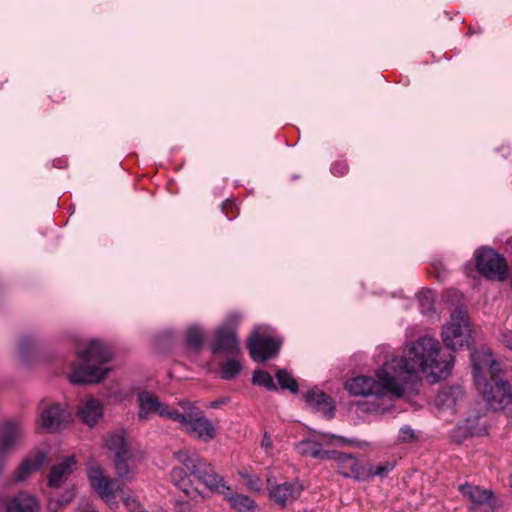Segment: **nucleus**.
Masks as SVG:
<instances>
[{
  "mask_svg": "<svg viewBox=\"0 0 512 512\" xmlns=\"http://www.w3.org/2000/svg\"><path fill=\"white\" fill-rule=\"evenodd\" d=\"M171 480L176 487L182 490L186 495L191 496L193 491L189 489L190 479L186 472L181 468H173L171 471Z\"/></svg>",
  "mask_w": 512,
  "mask_h": 512,
  "instance_id": "obj_30",
  "label": "nucleus"
},
{
  "mask_svg": "<svg viewBox=\"0 0 512 512\" xmlns=\"http://www.w3.org/2000/svg\"><path fill=\"white\" fill-rule=\"evenodd\" d=\"M394 369V375L403 393L418 373H423L432 382L446 378L453 366V355L442 351L437 340L422 337L410 343L403 355L387 360Z\"/></svg>",
  "mask_w": 512,
  "mask_h": 512,
  "instance_id": "obj_1",
  "label": "nucleus"
},
{
  "mask_svg": "<svg viewBox=\"0 0 512 512\" xmlns=\"http://www.w3.org/2000/svg\"><path fill=\"white\" fill-rule=\"evenodd\" d=\"M474 381L478 391L493 409H501L512 400V392L507 382L498 373L499 364L489 351L472 355Z\"/></svg>",
  "mask_w": 512,
  "mask_h": 512,
  "instance_id": "obj_2",
  "label": "nucleus"
},
{
  "mask_svg": "<svg viewBox=\"0 0 512 512\" xmlns=\"http://www.w3.org/2000/svg\"><path fill=\"white\" fill-rule=\"evenodd\" d=\"M478 271L486 278L502 281L507 275L504 258L489 248H481L475 254Z\"/></svg>",
  "mask_w": 512,
  "mask_h": 512,
  "instance_id": "obj_11",
  "label": "nucleus"
},
{
  "mask_svg": "<svg viewBox=\"0 0 512 512\" xmlns=\"http://www.w3.org/2000/svg\"><path fill=\"white\" fill-rule=\"evenodd\" d=\"M465 435H482L487 432V421L480 414H473L467 417L460 426Z\"/></svg>",
  "mask_w": 512,
  "mask_h": 512,
  "instance_id": "obj_28",
  "label": "nucleus"
},
{
  "mask_svg": "<svg viewBox=\"0 0 512 512\" xmlns=\"http://www.w3.org/2000/svg\"><path fill=\"white\" fill-rule=\"evenodd\" d=\"M47 461L44 451H36L23 459L14 473L17 482L25 481L30 475L37 472Z\"/></svg>",
  "mask_w": 512,
  "mask_h": 512,
  "instance_id": "obj_17",
  "label": "nucleus"
},
{
  "mask_svg": "<svg viewBox=\"0 0 512 512\" xmlns=\"http://www.w3.org/2000/svg\"><path fill=\"white\" fill-rule=\"evenodd\" d=\"M180 407L179 416L174 418V422L180 424L181 429L204 442L212 440L216 433L211 421L207 419L194 404L187 400L178 402Z\"/></svg>",
  "mask_w": 512,
  "mask_h": 512,
  "instance_id": "obj_5",
  "label": "nucleus"
},
{
  "mask_svg": "<svg viewBox=\"0 0 512 512\" xmlns=\"http://www.w3.org/2000/svg\"><path fill=\"white\" fill-rule=\"evenodd\" d=\"M204 343V334L197 325H191L187 328L186 344L194 350H199Z\"/></svg>",
  "mask_w": 512,
  "mask_h": 512,
  "instance_id": "obj_31",
  "label": "nucleus"
},
{
  "mask_svg": "<svg viewBox=\"0 0 512 512\" xmlns=\"http://www.w3.org/2000/svg\"><path fill=\"white\" fill-rule=\"evenodd\" d=\"M201 481L207 488L214 490L223 495V490L226 491L228 488L224 484V480L221 476L216 474L210 464L205 463V467L202 468V472L195 476Z\"/></svg>",
  "mask_w": 512,
  "mask_h": 512,
  "instance_id": "obj_25",
  "label": "nucleus"
},
{
  "mask_svg": "<svg viewBox=\"0 0 512 512\" xmlns=\"http://www.w3.org/2000/svg\"><path fill=\"white\" fill-rule=\"evenodd\" d=\"M25 436V428L20 421L6 420L0 423V469L5 459L22 445Z\"/></svg>",
  "mask_w": 512,
  "mask_h": 512,
  "instance_id": "obj_9",
  "label": "nucleus"
},
{
  "mask_svg": "<svg viewBox=\"0 0 512 512\" xmlns=\"http://www.w3.org/2000/svg\"><path fill=\"white\" fill-rule=\"evenodd\" d=\"M464 392L461 387L443 388L436 396L435 404L443 410H454L463 399Z\"/></svg>",
  "mask_w": 512,
  "mask_h": 512,
  "instance_id": "obj_24",
  "label": "nucleus"
},
{
  "mask_svg": "<svg viewBox=\"0 0 512 512\" xmlns=\"http://www.w3.org/2000/svg\"><path fill=\"white\" fill-rule=\"evenodd\" d=\"M247 486L250 490H253V491H259L261 489V484H260V480L259 478L255 477V478H250L248 481H247Z\"/></svg>",
  "mask_w": 512,
  "mask_h": 512,
  "instance_id": "obj_40",
  "label": "nucleus"
},
{
  "mask_svg": "<svg viewBox=\"0 0 512 512\" xmlns=\"http://www.w3.org/2000/svg\"><path fill=\"white\" fill-rule=\"evenodd\" d=\"M464 499L470 502L474 512H495L499 504L491 490L465 483L459 486Z\"/></svg>",
  "mask_w": 512,
  "mask_h": 512,
  "instance_id": "obj_13",
  "label": "nucleus"
},
{
  "mask_svg": "<svg viewBox=\"0 0 512 512\" xmlns=\"http://www.w3.org/2000/svg\"><path fill=\"white\" fill-rule=\"evenodd\" d=\"M228 205H232L230 202H226L223 204V209L226 210Z\"/></svg>",
  "mask_w": 512,
  "mask_h": 512,
  "instance_id": "obj_48",
  "label": "nucleus"
},
{
  "mask_svg": "<svg viewBox=\"0 0 512 512\" xmlns=\"http://www.w3.org/2000/svg\"><path fill=\"white\" fill-rule=\"evenodd\" d=\"M280 342L267 333L266 327H256L248 343L251 357L257 362H264L274 357Z\"/></svg>",
  "mask_w": 512,
  "mask_h": 512,
  "instance_id": "obj_12",
  "label": "nucleus"
},
{
  "mask_svg": "<svg viewBox=\"0 0 512 512\" xmlns=\"http://www.w3.org/2000/svg\"><path fill=\"white\" fill-rule=\"evenodd\" d=\"M346 172H347V167L344 165V166H342V171H339V174H340V175H343V174H345Z\"/></svg>",
  "mask_w": 512,
  "mask_h": 512,
  "instance_id": "obj_47",
  "label": "nucleus"
},
{
  "mask_svg": "<svg viewBox=\"0 0 512 512\" xmlns=\"http://www.w3.org/2000/svg\"><path fill=\"white\" fill-rule=\"evenodd\" d=\"M302 491V487L296 482H285L276 485L270 490V497L284 507L288 502L296 499Z\"/></svg>",
  "mask_w": 512,
  "mask_h": 512,
  "instance_id": "obj_22",
  "label": "nucleus"
},
{
  "mask_svg": "<svg viewBox=\"0 0 512 512\" xmlns=\"http://www.w3.org/2000/svg\"><path fill=\"white\" fill-rule=\"evenodd\" d=\"M510 486H511V488H512V474H511V476H510Z\"/></svg>",
  "mask_w": 512,
  "mask_h": 512,
  "instance_id": "obj_49",
  "label": "nucleus"
},
{
  "mask_svg": "<svg viewBox=\"0 0 512 512\" xmlns=\"http://www.w3.org/2000/svg\"><path fill=\"white\" fill-rule=\"evenodd\" d=\"M173 455L194 477L198 473L202 472V468L205 467L206 462L201 460L197 455L191 454L186 450L176 451Z\"/></svg>",
  "mask_w": 512,
  "mask_h": 512,
  "instance_id": "obj_27",
  "label": "nucleus"
},
{
  "mask_svg": "<svg viewBox=\"0 0 512 512\" xmlns=\"http://www.w3.org/2000/svg\"><path fill=\"white\" fill-rule=\"evenodd\" d=\"M501 341L507 348L512 350V333L503 334Z\"/></svg>",
  "mask_w": 512,
  "mask_h": 512,
  "instance_id": "obj_42",
  "label": "nucleus"
},
{
  "mask_svg": "<svg viewBox=\"0 0 512 512\" xmlns=\"http://www.w3.org/2000/svg\"><path fill=\"white\" fill-rule=\"evenodd\" d=\"M261 448L264 450V452L267 455H271L272 448H273V442L268 433H264L263 438L261 440Z\"/></svg>",
  "mask_w": 512,
  "mask_h": 512,
  "instance_id": "obj_39",
  "label": "nucleus"
},
{
  "mask_svg": "<svg viewBox=\"0 0 512 512\" xmlns=\"http://www.w3.org/2000/svg\"><path fill=\"white\" fill-rule=\"evenodd\" d=\"M241 370L240 363L235 359H228L221 365V372L225 379H232Z\"/></svg>",
  "mask_w": 512,
  "mask_h": 512,
  "instance_id": "obj_35",
  "label": "nucleus"
},
{
  "mask_svg": "<svg viewBox=\"0 0 512 512\" xmlns=\"http://www.w3.org/2000/svg\"><path fill=\"white\" fill-rule=\"evenodd\" d=\"M470 337L471 326L467 311L462 307L456 308L443 326L442 340L448 348L455 350L468 345Z\"/></svg>",
  "mask_w": 512,
  "mask_h": 512,
  "instance_id": "obj_6",
  "label": "nucleus"
},
{
  "mask_svg": "<svg viewBox=\"0 0 512 512\" xmlns=\"http://www.w3.org/2000/svg\"><path fill=\"white\" fill-rule=\"evenodd\" d=\"M143 458L138 449L131 450L123 456L114 459V466L118 477L124 482H131L135 479L137 464Z\"/></svg>",
  "mask_w": 512,
  "mask_h": 512,
  "instance_id": "obj_16",
  "label": "nucleus"
},
{
  "mask_svg": "<svg viewBox=\"0 0 512 512\" xmlns=\"http://www.w3.org/2000/svg\"><path fill=\"white\" fill-rule=\"evenodd\" d=\"M71 493H74L73 490L67 491L60 499L61 502H64L66 498L69 497Z\"/></svg>",
  "mask_w": 512,
  "mask_h": 512,
  "instance_id": "obj_46",
  "label": "nucleus"
},
{
  "mask_svg": "<svg viewBox=\"0 0 512 512\" xmlns=\"http://www.w3.org/2000/svg\"><path fill=\"white\" fill-rule=\"evenodd\" d=\"M239 350V343L235 333L230 328L219 327L215 331V343L213 345V352L223 351L228 354L237 353Z\"/></svg>",
  "mask_w": 512,
  "mask_h": 512,
  "instance_id": "obj_20",
  "label": "nucleus"
},
{
  "mask_svg": "<svg viewBox=\"0 0 512 512\" xmlns=\"http://www.w3.org/2000/svg\"><path fill=\"white\" fill-rule=\"evenodd\" d=\"M225 403H226L225 399L216 400V401H213V402L210 403V407H212V408H219L222 404H225Z\"/></svg>",
  "mask_w": 512,
  "mask_h": 512,
  "instance_id": "obj_44",
  "label": "nucleus"
},
{
  "mask_svg": "<svg viewBox=\"0 0 512 512\" xmlns=\"http://www.w3.org/2000/svg\"><path fill=\"white\" fill-rule=\"evenodd\" d=\"M374 411L377 413H385V412L389 411V408L388 407H385V408L377 407L374 409Z\"/></svg>",
  "mask_w": 512,
  "mask_h": 512,
  "instance_id": "obj_45",
  "label": "nucleus"
},
{
  "mask_svg": "<svg viewBox=\"0 0 512 512\" xmlns=\"http://www.w3.org/2000/svg\"><path fill=\"white\" fill-rule=\"evenodd\" d=\"M137 402L139 407L138 419L141 422L148 421L153 414H158L160 417H166L172 421L179 416L178 408L161 402L155 394L149 391L138 393Z\"/></svg>",
  "mask_w": 512,
  "mask_h": 512,
  "instance_id": "obj_10",
  "label": "nucleus"
},
{
  "mask_svg": "<svg viewBox=\"0 0 512 512\" xmlns=\"http://www.w3.org/2000/svg\"><path fill=\"white\" fill-rule=\"evenodd\" d=\"M334 439H338V437L331 434L313 433L309 438L297 443L296 449L304 456H311L315 459H331L336 453L324 450L322 447L332 444Z\"/></svg>",
  "mask_w": 512,
  "mask_h": 512,
  "instance_id": "obj_14",
  "label": "nucleus"
},
{
  "mask_svg": "<svg viewBox=\"0 0 512 512\" xmlns=\"http://www.w3.org/2000/svg\"><path fill=\"white\" fill-rule=\"evenodd\" d=\"M87 477L92 489L105 501L110 508H116L115 495L121 491L119 482L115 478L105 475L99 465H91L87 470Z\"/></svg>",
  "mask_w": 512,
  "mask_h": 512,
  "instance_id": "obj_8",
  "label": "nucleus"
},
{
  "mask_svg": "<svg viewBox=\"0 0 512 512\" xmlns=\"http://www.w3.org/2000/svg\"><path fill=\"white\" fill-rule=\"evenodd\" d=\"M70 420V413L60 403L42 401L38 406L36 429L49 433L64 429Z\"/></svg>",
  "mask_w": 512,
  "mask_h": 512,
  "instance_id": "obj_7",
  "label": "nucleus"
},
{
  "mask_svg": "<svg viewBox=\"0 0 512 512\" xmlns=\"http://www.w3.org/2000/svg\"><path fill=\"white\" fill-rule=\"evenodd\" d=\"M76 464L74 456H67L62 462L53 465L48 475V486L59 488L75 470Z\"/></svg>",
  "mask_w": 512,
  "mask_h": 512,
  "instance_id": "obj_18",
  "label": "nucleus"
},
{
  "mask_svg": "<svg viewBox=\"0 0 512 512\" xmlns=\"http://www.w3.org/2000/svg\"><path fill=\"white\" fill-rule=\"evenodd\" d=\"M75 494L71 493L68 498L65 499L64 502H61L60 499H49L48 501V509L52 512H57L62 506L67 505L72 501Z\"/></svg>",
  "mask_w": 512,
  "mask_h": 512,
  "instance_id": "obj_37",
  "label": "nucleus"
},
{
  "mask_svg": "<svg viewBox=\"0 0 512 512\" xmlns=\"http://www.w3.org/2000/svg\"><path fill=\"white\" fill-rule=\"evenodd\" d=\"M223 496L230 503L231 507L238 512H248L255 506L254 501L250 497L237 494L230 488H227L226 491L223 490Z\"/></svg>",
  "mask_w": 512,
  "mask_h": 512,
  "instance_id": "obj_29",
  "label": "nucleus"
},
{
  "mask_svg": "<svg viewBox=\"0 0 512 512\" xmlns=\"http://www.w3.org/2000/svg\"><path fill=\"white\" fill-rule=\"evenodd\" d=\"M106 447L113 452L114 459L135 449L126 441L123 431H117L109 435L106 439Z\"/></svg>",
  "mask_w": 512,
  "mask_h": 512,
  "instance_id": "obj_26",
  "label": "nucleus"
},
{
  "mask_svg": "<svg viewBox=\"0 0 512 512\" xmlns=\"http://www.w3.org/2000/svg\"><path fill=\"white\" fill-rule=\"evenodd\" d=\"M253 383L255 385L264 387L268 390H276V385L272 376L263 370L255 371L253 374Z\"/></svg>",
  "mask_w": 512,
  "mask_h": 512,
  "instance_id": "obj_33",
  "label": "nucleus"
},
{
  "mask_svg": "<svg viewBox=\"0 0 512 512\" xmlns=\"http://www.w3.org/2000/svg\"><path fill=\"white\" fill-rule=\"evenodd\" d=\"M0 512H42V509L34 495L20 491L0 500Z\"/></svg>",
  "mask_w": 512,
  "mask_h": 512,
  "instance_id": "obj_15",
  "label": "nucleus"
},
{
  "mask_svg": "<svg viewBox=\"0 0 512 512\" xmlns=\"http://www.w3.org/2000/svg\"><path fill=\"white\" fill-rule=\"evenodd\" d=\"M415 438L414 431L410 427H402L399 431V440L402 442H410Z\"/></svg>",
  "mask_w": 512,
  "mask_h": 512,
  "instance_id": "obj_38",
  "label": "nucleus"
},
{
  "mask_svg": "<svg viewBox=\"0 0 512 512\" xmlns=\"http://www.w3.org/2000/svg\"><path fill=\"white\" fill-rule=\"evenodd\" d=\"M241 315L239 313H232L228 317L229 324H236L240 321Z\"/></svg>",
  "mask_w": 512,
  "mask_h": 512,
  "instance_id": "obj_43",
  "label": "nucleus"
},
{
  "mask_svg": "<svg viewBox=\"0 0 512 512\" xmlns=\"http://www.w3.org/2000/svg\"><path fill=\"white\" fill-rule=\"evenodd\" d=\"M393 468L394 463L392 462H385L375 466L369 465V467L366 468V478L371 476L385 477L390 471L393 470Z\"/></svg>",
  "mask_w": 512,
  "mask_h": 512,
  "instance_id": "obj_34",
  "label": "nucleus"
},
{
  "mask_svg": "<svg viewBox=\"0 0 512 512\" xmlns=\"http://www.w3.org/2000/svg\"><path fill=\"white\" fill-rule=\"evenodd\" d=\"M305 401L322 414L331 417L334 411V402L324 392L312 389L305 395Z\"/></svg>",
  "mask_w": 512,
  "mask_h": 512,
  "instance_id": "obj_23",
  "label": "nucleus"
},
{
  "mask_svg": "<svg viewBox=\"0 0 512 512\" xmlns=\"http://www.w3.org/2000/svg\"><path fill=\"white\" fill-rule=\"evenodd\" d=\"M277 381L282 389H287L292 393L298 391V383L294 377L284 369L276 372Z\"/></svg>",
  "mask_w": 512,
  "mask_h": 512,
  "instance_id": "obj_32",
  "label": "nucleus"
},
{
  "mask_svg": "<svg viewBox=\"0 0 512 512\" xmlns=\"http://www.w3.org/2000/svg\"><path fill=\"white\" fill-rule=\"evenodd\" d=\"M421 301H425V303L427 304V307L430 308L432 306V303H433V297H432V293L431 292H425V293H421L419 295Z\"/></svg>",
  "mask_w": 512,
  "mask_h": 512,
  "instance_id": "obj_41",
  "label": "nucleus"
},
{
  "mask_svg": "<svg viewBox=\"0 0 512 512\" xmlns=\"http://www.w3.org/2000/svg\"><path fill=\"white\" fill-rule=\"evenodd\" d=\"M121 498L129 512H145L140 503L132 496L121 492Z\"/></svg>",
  "mask_w": 512,
  "mask_h": 512,
  "instance_id": "obj_36",
  "label": "nucleus"
},
{
  "mask_svg": "<svg viewBox=\"0 0 512 512\" xmlns=\"http://www.w3.org/2000/svg\"><path fill=\"white\" fill-rule=\"evenodd\" d=\"M78 363L73 364L69 380L73 384H92L102 381L109 372L104 364L112 354L99 340H91L87 346L77 351Z\"/></svg>",
  "mask_w": 512,
  "mask_h": 512,
  "instance_id": "obj_3",
  "label": "nucleus"
},
{
  "mask_svg": "<svg viewBox=\"0 0 512 512\" xmlns=\"http://www.w3.org/2000/svg\"><path fill=\"white\" fill-rule=\"evenodd\" d=\"M376 378L370 376H357L345 382V389L353 396H375L377 398L389 396L401 398L404 393L394 375V369L388 361L377 369Z\"/></svg>",
  "mask_w": 512,
  "mask_h": 512,
  "instance_id": "obj_4",
  "label": "nucleus"
},
{
  "mask_svg": "<svg viewBox=\"0 0 512 512\" xmlns=\"http://www.w3.org/2000/svg\"><path fill=\"white\" fill-rule=\"evenodd\" d=\"M337 468L341 475L358 480L366 478V468L351 455L341 454L337 457Z\"/></svg>",
  "mask_w": 512,
  "mask_h": 512,
  "instance_id": "obj_21",
  "label": "nucleus"
},
{
  "mask_svg": "<svg viewBox=\"0 0 512 512\" xmlns=\"http://www.w3.org/2000/svg\"><path fill=\"white\" fill-rule=\"evenodd\" d=\"M78 415L85 424L94 426L103 416V406L97 399L87 397L80 402Z\"/></svg>",
  "mask_w": 512,
  "mask_h": 512,
  "instance_id": "obj_19",
  "label": "nucleus"
}]
</instances>
